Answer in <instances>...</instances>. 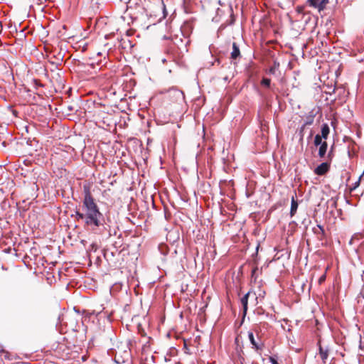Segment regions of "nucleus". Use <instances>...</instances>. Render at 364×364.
Returning a JSON list of instances; mask_svg holds the SVG:
<instances>
[{
  "mask_svg": "<svg viewBox=\"0 0 364 364\" xmlns=\"http://www.w3.org/2000/svg\"><path fill=\"white\" fill-rule=\"evenodd\" d=\"M84 199L82 202V210L84 213L76 212L78 219H84L87 225H94L99 227L101 225L102 214L100 212L93 197L92 196L89 188L84 187Z\"/></svg>",
  "mask_w": 364,
  "mask_h": 364,
  "instance_id": "nucleus-1",
  "label": "nucleus"
},
{
  "mask_svg": "<svg viewBox=\"0 0 364 364\" xmlns=\"http://www.w3.org/2000/svg\"><path fill=\"white\" fill-rule=\"evenodd\" d=\"M329 168L330 164L327 162H323L315 168L314 173L318 176H322L327 173Z\"/></svg>",
  "mask_w": 364,
  "mask_h": 364,
  "instance_id": "nucleus-2",
  "label": "nucleus"
},
{
  "mask_svg": "<svg viewBox=\"0 0 364 364\" xmlns=\"http://www.w3.org/2000/svg\"><path fill=\"white\" fill-rule=\"evenodd\" d=\"M328 1V0H309L310 4L319 10L322 9Z\"/></svg>",
  "mask_w": 364,
  "mask_h": 364,
  "instance_id": "nucleus-3",
  "label": "nucleus"
},
{
  "mask_svg": "<svg viewBox=\"0 0 364 364\" xmlns=\"http://www.w3.org/2000/svg\"><path fill=\"white\" fill-rule=\"evenodd\" d=\"M248 338L251 343V344L253 346V348L256 350L262 349V345H259L255 340L254 334L252 332L249 331L248 332Z\"/></svg>",
  "mask_w": 364,
  "mask_h": 364,
  "instance_id": "nucleus-4",
  "label": "nucleus"
},
{
  "mask_svg": "<svg viewBox=\"0 0 364 364\" xmlns=\"http://www.w3.org/2000/svg\"><path fill=\"white\" fill-rule=\"evenodd\" d=\"M328 351H329V350L327 347L323 348L321 345L319 346V355H320L321 358L323 363H326V361L328 358Z\"/></svg>",
  "mask_w": 364,
  "mask_h": 364,
  "instance_id": "nucleus-5",
  "label": "nucleus"
},
{
  "mask_svg": "<svg viewBox=\"0 0 364 364\" xmlns=\"http://www.w3.org/2000/svg\"><path fill=\"white\" fill-rule=\"evenodd\" d=\"M240 55L239 47L237 46L236 43H232V51L231 52V58L232 59H236Z\"/></svg>",
  "mask_w": 364,
  "mask_h": 364,
  "instance_id": "nucleus-6",
  "label": "nucleus"
},
{
  "mask_svg": "<svg viewBox=\"0 0 364 364\" xmlns=\"http://www.w3.org/2000/svg\"><path fill=\"white\" fill-rule=\"evenodd\" d=\"M250 294V292H247L242 299H241V304L243 306V311L245 314L247 310V303H248V297Z\"/></svg>",
  "mask_w": 364,
  "mask_h": 364,
  "instance_id": "nucleus-7",
  "label": "nucleus"
},
{
  "mask_svg": "<svg viewBox=\"0 0 364 364\" xmlns=\"http://www.w3.org/2000/svg\"><path fill=\"white\" fill-rule=\"evenodd\" d=\"M330 132L329 127L327 124H323L321 127V136L326 139Z\"/></svg>",
  "mask_w": 364,
  "mask_h": 364,
  "instance_id": "nucleus-8",
  "label": "nucleus"
},
{
  "mask_svg": "<svg viewBox=\"0 0 364 364\" xmlns=\"http://www.w3.org/2000/svg\"><path fill=\"white\" fill-rule=\"evenodd\" d=\"M297 208H298L297 201L294 199V197H292L291 201V210H290V214L291 216L295 214V213L296 212Z\"/></svg>",
  "mask_w": 364,
  "mask_h": 364,
  "instance_id": "nucleus-9",
  "label": "nucleus"
},
{
  "mask_svg": "<svg viewBox=\"0 0 364 364\" xmlns=\"http://www.w3.org/2000/svg\"><path fill=\"white\" fill-rule=\"evenodd\" d=\"M326 150H327V143L326 141H324L321 144V145L319 147L318 156L321 158L323 157L324 155L326 154Z\"/></svg>",
  "mask_w": 364,
  "mask_h": 364,
  "instance_id": "nucleus-10",
  "label": "nucleus"
},
{
  "mask_svg": "<svg viewBox=\"0 0 364 364\" xmlns=\"http://www.w3.org/2000/svg\"><path fill=\"white\" fill-rule=\"evenodd\" d=\"M322 136L319 134H316L314 138V144L316 146L321 145L322 144Z\"/></svg>",
  "mask_w": 364,
  "mask_h": 364,
  "instance_id": "nucleus-11",
  "label": "nucleus"
},
{
  "mask_svg": "<svg viewBox=\"0 0 364 364\" xmlns=\"http://www.w3.org/2000/svg\"><path fill=\"white\" fill-rule=\"evenodd\" d=\"M270 82H271V80H270V79H268V78H264L262 80V85H263L266 87H269L270 85Z\"/></svg>",
  "mask_w": 364,
  "mask_h": 364,
  "instance_id": "nucleus-12",
  "label": "nucleus"
},
{
  "mask_svg": "<svg viewBox=\"0 0 364 364\" xmlns=\"http://www.w3.org/2000/svg\"><path fill=\"white\" fill-rule=\"evenodd\" d=\"M159 11H162L163 13L164 12V11H165V6H164L163 2L159 3Z\"/></svg>",
  "mask_w": 364,
  "mask_h": 364,
  "instance_id": "nucleus-13",
  "label": "nucleus"
},
{
  "mask_svg": "<svg viewBox=\"0 0 364 364\" xmlns=\"http://www.w3.org/2000/svg\"><path fill=\"white\" fill-rule=\"evenodd\" d=\"M269 362L272 363V364H279V363L277 362V359L273 358V357H270L269 358Z\"/></svg>",
  "mask_w": 364,
  "mask_h": 364,
  "instance_id": "nucleus-14",
  "label": "nucleus"
},
{
  "mask_svg": "<svg viewBox=\"0 0 364 364\" xmlns=\"http://www.w3.org/2000/svg\"><path fill=\"white\" fill-rule=\"evenodd\" d=\"M326 279V276L323 275L319 278L318 282L319 284H321Z\"/></svg>",
  "mask_w": 364,
  "mask_h": 364,
  "instance_id": "nucleus-15",
  "label": "nucleus"
},
{
  "mask_svg": "<svg viewBox=\"0 0 364 364\" xmlns=\"http://www.w3.org/2000/svg\"><path fill=\"white\" fill-rule=\"evenodd\" d=\"M318 228H320V230L322 231V232H323V231H324V230H323V227H321V226L318 225Z\"/></svg>",
  "mask_w": 364,
  "mask_h": 364,
  "instance_id": "nucleus-16",
  "label": "nucleus"
}]
</instances>
